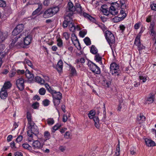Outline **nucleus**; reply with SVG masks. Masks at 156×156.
<instances>
[{
    "instance_id": "1",
    "label": "nucleus",
    "mask_w": 156,
    "mask_h": 156,
    "mask_svg": "<svg viewBox=\"0 0 156 156\" xmlns=\"http://www.w3.org/2000/svg\"><path fill=\"white\" fill-rule=\"evenodd\" d=\"M118 7H119V4L115 2L112 3L111 6L109 9L108 8L106 5H102L101 9L104 15L108 16L110 13L112 15L115 16L118 14Z\"/></svg>"
},
{
    "instance_id": "2",
    "label": "nucleus",
    "mask_w": 156,
    "mask_h": 156,
    "mask_svg": "<svg viewBox=\"0 0 156 156\" xmlns=\"http://www.w3.org/2000/svg\"><path fill=\"white\" fill-rule=\"evenodd\" d=\"M19 38H20V41L18 42L16 45L15 46L17 48H24V45H28L31 40V36L30 34H26V33L23 32L20 34Z\"/></svg>"
},
{
    "instance_id": "3",
    "label": "nucleus",
    "mask_w": 156,
    "mask_h": 156,
    "mask_svg": "<svg viewBox=\"0 0 156 156\" xmlns=\"http://www.w3.org/2000/svg\"><path fill=\"white\" fill-rule=\"evenodd\" d=\"M59 9L58 6L50 8L44 12L43 16L45 18L52 17L58 12Z\"/></svg>"
},
{
    "instance_id": "4",
    "label": "nucleus",
    "mask_w": 156,
    "mask_h": 156,
    "mask_svg": "<svg viewBox=\"0 0 156 156\" xmlns=\"http://www.w3.org/2000/svg\"><path fill=\"white\" fill-rule=\"evenodd\" d=\"M31 130H29L27 131V134L29 137L28 139V141L31 142L33 140V134L37 136L38 133V129L37 126H31L30 128Z\"/></svg>"
},
{
    "instance_id": "5",
    "label": "nucleus",
    "mask_w": 156,
    "mask_h": 156,
    "mask_svg": "<svg viewBox=\"0 0 156 156\" xmlns=\"http://www.w3.org/2000/svg\"><path fill=\"white\" fill-rule=\"evenodd\" d=\"M110 72L112 75L115 76H119L120 74V71L119 66L115 63H112L110 66Z\"/></svg>"
},
{
    "instance_id": "6",
    "label": "nucleus",
    "mask_w": 156,
    "mask_h": 156,
    "mask_svg": "<svg viewBox=\"0 0 156 156\" xmlns=\"http://www.w3.org/2000/svg\"><path fill=\"white\" fill-rule=\"evenodd\" d=\"M105 37L109 45L115 42V38L113 34L110 31L107 30L105 32Z\"/></svg>"
},
{
    "instance_id": "7",
    "label": "nucleus",
    "mask_w": 156,
    "mask_h": 156,
    "mask_svg": "<svg viewBox=\"0 0 156 156\" xmlns=\"http://www.w3.org/2000/svg\"><path fill=\"white\" fill-rule=\"evenodd\" d=\"M24 81L22 77H21L17 79L16 82V85L17 87L20 90H23L24 88Z\"/></svg>"
},
{
    "instance_id": "8",
    "label": "nucleus",
    "mask_w": 156,
    "mask_h": 156,
    "mask_svg": "<svg viewBox=\"0 0 156 156\" xmlns=\"http://www.w3.org/2000/svg\"><path fill=\"white\" fill-rule=\"evenodd\" d=\"M90 69L94 73L99 74L101 73L99 68L95 63L92 62L91 64H90Z\"/></svg>"
},
{
    "instance_id": "9",
    "label": "nucleus",
    "mask_w": 156,
    "mask_h": 156,
    "mask_svg": "<svg viewBox=\"0 0 156 156\" xmlns=\"http://www.w3.org/2000/svg\"><path fill=\"white\" fill-rule=\"evenodd\" d=\"M139 34H140V33ZM140 35L138 34L136 37L134 42V44L137 46L139 51L145 48V47L141 44L140 42Z\"/></svg>"
},
{
    "instance_id": "10",
    "label": "nucleus",
    "mask_w": 156,
    "mask_h": 156,
    "mask_svg": "<svg viewBox=\"0 0 156 156\" xmlns=\"http://www.w3.org/2000/svg\"><path fill=\"white\" fill-rule=\"evenodd\" d=\"M74 23L73 22V19L72 17H66L65 18V20L63 23L62 26L64 28H65L67 27L70 24Z\"/></svg>"
},
{
    "instance_id": "11",
    "label": "nucleus",
    "mask_w": 156,
    "mask_h": 156,
    "mask_svg": "<svg viewBox=\"0 0 156 156\" xmlns=\"http://www.w3.org/2000/svg\"><path fill=\"white\" fill-rule=\"evenodd\" d=\"M32 147L34 150L39 149L42 148L43 144L41 143L38 140L34 141L32 145Z\"/></svg>"
},
{
    "instance_id": "12",
    "label": "nucleus",
    "mask_w": 156,
    "mask_h": 156,
    "mask_svg": "<svg viewBox=\"0 0 156 156\" xmlns=\"http://www.w3.org/2000/svg\"><path fill=\"white\" fill-rule=\"evenodd\" d=\"M8 32L6 31H0V41H4L8 37Z\"/></svg>"
},
{
    "instance_id": "13",
    "label": "nucleus",
    "mask_w": 156,
    "mask_h": 156,
    "mask_svg": "<svg viewBox=\"0 0 156 156\" xmlns=\"http://www.w3.org/2000/svg\"><path fill=\"white\" fill-rule=\"evenodd\" d=\"M67 12H74L75 11V8L73 3L70 2H69L66 9Z\"/></svg>"
},
{
    "instance_id": "14",
    "label": "nucleus",
    "mask_w": 156,
    "mask_h": 156,
    "mask_svg": "<svg viewBox=\"0 0 156 156\" xmlns=\"http://www.w3.org/2000/svg\"><path fill=\"white\" fill-rule=\"evenodd\" d=\"M145 142L146 145L148 147H153L155 146V142L151 139L145 138Z\"/></svg>"
},
{
    "instance_id": "15",
    "label": "nucleus",
    "mask_w": 156,
    "mask_h": 156,
    "mask_svg": "<svg viewBox=\"0 0 156 156\" xmlns=\"http://www.w3.org/2000/svg\"><path fill=\"white\" fill-rule=\"evenodd\" d=\"M8 95L7 90L1 89L0 92V97L2 99H5Z\"/></svg>"
},
{
    "instance_id": "16",
    "label": "nucleus",
    "mask_w": 156,
    "mask_h": 156,
    "mask_svg": "<svg viewBox=\"0 0 156 156\" xmlns=\"http://www.w3.org/2000/svg\"><path fill=\"white\" fill-rule=\"evenodd\" d=\"M145 120V117L141 114L138 115L137 117V121L139 124L142 123Z\"/></svg>"
},
{
    "instance_id": "17",
    "label": "nucleus",
    "mask_w": 156,
    "mask_h": 156,
    "mask_svg": "<svg viewBox=\"0 0 156 156\" xmlns=\"http://www.w3.org/2000/svg\"><path fill=\"white\" fill-rule=\"evenodd\" d=\"M74 7L75 8V11H76L80 14H82V7L79 3H76L75 4Z\"/></svg>"
},
{
    "instance_id": "18",
    "label": "nucleus",
    "mask_w": 156,
    "mask_h": 156,
    "mask_svg": "<svg viewBox=\"0 0 156 156\" xmlns=\"http://www.w3.org/2000/svg\"><path fill=\"white\" fill-rule=\"evenodd\" d=\"M154 95L152 94H149V96L147 98V100L145 102L146 104H151L154 101Z\"/></svg>"
},
{
    "instance_id": "19",
    "label": "nucleus",
    "mask_w": 156,
    "mask_h": 156,
    "mask_svg": "<svg viewBox=\"0 0 156 156\" xmlns=\"http://www.w3.org/2000/svg\"><path fill=\"white\" fill-rule=\"evenodd\" d=\"M126 16V15H123L122 17L115 16L112 19V21L114 23H118L124 19Z\"/></svg>"
},
{
    "instance_id": "20",
    "label": "nucleus",
    "mask_w": 156,
    "mask_h": 156,
    "mask_svg": "<svg viewBox=\"0 0 156 156\" xmlns=\"http://www.w3.org/2000/svg\"><path fill=\"white\" fill-rule=\"evenodd\" d=\"M53 98L61 99L62 94L59 92H55L52 94Z\"/></svg>"
},
{
    "instance_id": "21",
    "label": "nucleus",
    "mask_w": 156,
    "mask_h": 156,
    "mask_svg": "<svg viewBox=\"0 0 156 156\" xmlns=\"http://www.w3.org/2000/svg\"><path fill=\"white\" fill-rule=\"evenodd\" d=\"M93 120L94 122V125L95 127L98 128L99 127V119L98 117L94 116L93 118Z\"/></svg>"
},
{
    "instance_id": "22",
    "label": "nucleus",
    "mask_w": 156,
    "mask_h": 156,
    "mask_svg": "<svg viewBox=\"0 0 156 156\" xmlns=\"http://www.w3.org/2000/svg\"><path fill=\"white\" fill-rule=\"evenodd\" d=\"M25 75L28 79H33L34 77V74L31 73L28 69L26 70V71Z\"/></svg>"
},
{
    "instance_id": "23",
    "label": "nucleus",
    "mask_w": 156,
    "mask_h": 156,
    "mask_svg": "<svg viewBox=\"0 0 156 156\" xmlns=\"http://www.w3.org/2000/svg\"><path fill=\"white\" fill-rule=\"evenodd\" d=\"M12 84L9 81H8L6 82H5L2 89H4L7 90V89L11 87Z\"/></svg>"
},
{
    "instance_id": "24",
    "label": "nucleus",
    "mask_w": 156,
    "mask_h": 156,
    "mask_svg": "<svg viewBox=\"0 0 156 156\" xmlns=\"http://www.w3.org/2000/svg\"><path fill=\"white\" fill-rule=\"evenodd\" d=\"M71 74L72 76H75L76 74V72L75 68L71 65H69Z\"/></svg>"
},
{
    "instance_id": "25",
    "label": "nucleus",
    "mask_w": 156,
    "mask_h": 156,
    "mask_svg": "<svg viewBox=\"0 0 156 156\" xmlns=\"http://www.w3.org/2000/svg\"><path fill=\"white\" fill-rule=\"evenodd\" d=\"M94 60L97 62H99L101 64H102L101 62L102 57L100 56L99 54H97L94 57Z\"/></svg>"
},
{
    "instance_id": "26",
    "label": "nucleus",
    "mask_w": 156,
    "mask_h": 156,
    "mask_svg": "<svg viewBox=\"0 0 156 156\" xmlns=\"http://www.w3.org/2000/svg\"><path fill=\"white\" fill-rule=\"evenodd\" d=\"M126 0H120V3L121 4L120 6L121 8V9H124L126 8Z\"/></svg>"
},
{
    "instance_id": "27",
    "label": "nucleus",
    "mask_w": 156,
    "mask_h": 156,
    "mask_svg": "<svg viewBox=\"0 0 156 156\" xmlns=\"http://www.w3.org/2000/svg\"><path fill=\"white\" fill-rule=\"evenodd\" d=\"M90 52L93 54H97L98 50L95 46L92 45L91 47Z\"/></svg>"
},
{
    "instance_id": "28",
    "label": "nucleus",
    "mask_w": 156,
    "mask_h": 156,
    "mask_svg": "<svg viewBox=\"0 0 156 156\" xmlns=\"http://www.w3.org/2000/svg\"><path fill=\"white\" fill-rule=\"evenodd\" d=\"M68 26L70 31L73 32H74L75 31L76 27L74 25V23H73V24H70V25Z\"/></svg>"
},
{
    "instance_id": "29",
    "label": "nucleus",
    "mask_w": 156,
    "mask_h": 156,
    "mask_svg": "<svg viewBox=\"0 0 156 156\" xmlns=\"http://www.w3.org/2000/svg\"><path fill=\"white\" fill-rule=\"evenodd\" d=\"M19 39L20 38H19V36L18 37L16 36L13 39H12L10 41L12 42L11 44V46L12 47L14 46L15 43L16 42L17 40Z\"/></svg>"
},
{
    "instance_id": "30",
    "label": "nucleus",
    "mask_w": 156,
    "mask_h": 156,
    "mask_svg": "<svg viewBox=\"0 0 156 156\" xmlns=\"http://www.w3.org/2000/svg\"><path fill=\"white\" fill-rule=\"evenodd\" d=\"M83 41L87 46H89L91 44V42L90 39L87 37H86L84 39Z\"/></svg>"
},
{
    "instance_id": "31",
    "label": "nucleus",
    "mask_w": 156,
    "mask_h": 156,
    "mask_svg": "<svg viewBox=\"0 0 156 156\" xmlns=\"http://www.w3.org/2000/svg\"><path fill=\"white\" fill-rule=\"evenodd\" d=\"M61 126V125L57 123L55 125L52 127V132L53 133H54L55 131L57 130Z\"/></svg>"
},
{
    "instance_id": "32",
    "label": "nucleus",
    "mask_w": 156,
    "mask_h": 156,
    "mask_svg": "<svg viewBox=\"0 0 156 156\" xmlns=\"http://www.w3.org/2000/svg\"><path fill=\"white\" fill-rule=\"evenodd\" d=\"M18 31L21 32L24 28V26L22 24H19L16 27Z\"/></svg>"
},
{
    "instance_id": "33",
    "label": "nucleus",
    "mask_w": 156,
    "mask_h": 156,
    "mask_svg": "<svg viewBox=\"0 0 156 156\" xmlns=\"http://www.w3.org/2000/svg\"><path fill=\"white\" fill-rule=\"evenodd\" d=\"M5 52H3L0 54V67L3 63L2 59L5 57Z\"/></svg>"
},
{
    "instance_id": "34",
    "label": "nucleus",
    "mask_w": 156,
    "mask_h": 156,
    "mask_svg": "<svg viewBox=\"0 0 156 156\" xmlns=\"http://www.w3.org/2000/svg\"><path fill=\"white\" fill-rule=\"evenodd\" d=\"M10 146L11 148L14 151L17 150L18 147L16 146L15 144L14 141H12L10 143Z\"/></svg>"
},
{
    "instance_id": "35",
    "label": "nucleus",
    "mask_w": 156,
    "mask_h": 156,
    "mask_svg": "<svg viewBox=\"0 0 156 156\" xmlns=\"http://www.w3.org/2000/svg\"><path fill=\"white\" fill-rule=\"evenodd\" d=\"M61 99L53 98V102L54 105L55 106L58 105L60 103V100Z\"/></svg>"
},
{
    "instance_id": "36",
    "label": "nucleus",
    "mask_w": 156,
    "mask_h": 156,
    "mask_svg": "<svg viewBox=\"0 0 156 156\" xmlns=\"http://www.w3.org/2000/svg\"><path fill=\"white\" fill-rule=\"evenodd\" d=\"M22 146L24 148L27 149L29 150H30L32 149V147L27 144H22Z\"/></svg>"
},
{
    "instance_id": "37",
    "label": "nucleus",
    "mask_w": 156,
    "mask_h": 156,
    "mask_svg": "<svg viewBox=\"0 0 156 156\" xmlns=\"http://www.w3.org/2000/svg\"><path fill=\"white\" fill-rule=\"evenodd\" d=\"M20 31H19V30L18 31V30L16 29V28L15 27V28L13 30L12 32V35L14 36H16L20 33Z\"/></svg>"
},
{
    "instance_id": "38",
    "label": "nucleus",
    "mask_w": 156,
    "mask_h": 156,
    "mask_svg": "<svg viewBox=\"0 0 156 156\" xmlns=\"http://www.w3.org/2000/svg\"><path fill=\"white\" fill-rule=\"evenodd\" d=\"M46 92V90L44 88H40L39 90V94L42 95L45 94Z\"/></svg>"
},
{
    "instance_id": "39",
    "label": "nucleus",
    "mask_w": 156,
    "mask_h": 156,
    "mask_svg": "<svg viewBox=\"0 0 156 156\" xmlns=\"http://www.w3.org/2000/svg\"><path fill=\"white\" fill-rule=\"evenodd\" d=\"M47 123L49 125H51L54 123V121L52 118H49L47 120Z\"/></svg>"
},
{
    "instance_id": "40",
    "label": "nucleus",
    "mask_w": 156,
    "mask_h": 156,
    "mask_svg": "<svg viewBox=\"0 0 156 156\" xmlns=\"http://www.w3.org/2000/svg\"><path fill=\"white\" fill-rule=\"evenodd\" d=\"M6 5V2L3 0H0V7H4Z\"/></svg>"
},
{
    "instance_id": "41",
    "label": "nucleus",
    "mask_w": 156,
    "mask_h": 156,
    "mask_svg": "<svg viewBox=\"0 0 156 156\" xmlns=\"http://www.w3.org/2000/svg\"><path fill=\"white\" fill-rule=\"evenodd\" d=\"M31 68H33V65L31 62L28 59H25L24 61Z\"/></svg>"
},
{
    "instance_id": "42",
    "label": "nucleus",
    "mask_w": 156,
    "mask_h": 156,
    "mask_svg": "<svg viewBox=\"0 0 156 156\" xmlns=\"http://www.w3.org/2000/svg\"><path fill=\"white\" fill-rule=\"evenodd\" d=\"M5 48V47L4 44H0V54L3 52H5L4 51Z\"/></svg>"
},
{
    "instance_id": "43",
    "label": "nucleus",
    "mask_w": 156,
    "mask_h": 156,
    "mask_svg": "<svg viewBox=\"0 0 156 156\" xmlns=\"http://www.w3.org/2000/svg\"><path fill=\"white\" fill-rule=\"evenodd\" d=\"M39 103L36 102L33 103L32 105V107L34 109H37L39 106Z\"/></svg>"
},
{
    "instance_id": "44",
    "label": "nucleus",
    "mask_w": 156,
    "mask_h": 156,
    "mask_svg": "<svg viewBox=\"0 0 156 156\" xmlns=\"http://www.w3.org/2000/svg\"><path fill=\"white\" fill-rule=\"evenodd\" d=\"M71 39L72 41H73V40L77 41H78V39L75 34L73 33L72 34V37Z\"/></svg>"
},
{
    "instance_id": "45",
    "label": "nucleus",
    "mask_w": 156,
    "mask_h": 156,
    "mask_svg": "<svg viewBox=\"0 0 156 156\" xmlns=\"http://www.w3.org/2000/svg\"><path fill=\"white\" fill-rule=\"evenodd\" d=\"M49 102L50 101L48 99H45L43 101V104L45 106H46L49 105Z\"/></svg>"
},
{
    "instance_id": "46",
    "label": "nucleus",
    "mask_w": 156,
    "mask_h": 156,
    "mask_svg": "<svg viewBox=\"0 0 156 156\" xmlns=\"http://www.w3.org/2000/svg\"><path fill=\"white\" fill-rule=\"evenodd\" d=\"M63 36L66 40H68L69 38L70 34L67 32H66L63 34Z\"/></svg>"
},
{
    "instance_id": "47",
    "label": "nucleus",
    "mask_w": 156,
    "mask_h": 156,
    "mask_svg": "<svg viewBox=\"0 0 156 156\" xmlns=\"http://www.w3.org/2000/svg\"><path fill=\"white\" fill-rule=\"evenodd\" d=\"M44 135L45 138L49 139L50 137V134L49 133L48 131H45L44 133Z\"/></svg>"
},
{
    "instance_id": "48",
    "label": "nucleus",
    "mask_w": 156,
    "mask_h": 156,
    "mask_svg": "<svg viewBox=\"0 0 156 156\" xmlns=\"http://www.w3.org/2000/svg\"><path fill=\"white\" fill-rule=\"evenodd\" d=\"M63 66L56 65V69L58 72H61L62 71V69Z\"/></svg>"
},
{
    "instance_id": "49",
    "label": "nucleus",
    "mask_w": 156,
    "mask_h": 156,
    "mask_svg": "<svg viewBox=\"0 0 156 156\" xmlns=\"http://www.w3.org/2000/svg\"><path fill=\"white\" fill-rule=\"evenodd\" d=\"M23 138V136L21 135H19L17 137L16 139V141L17 143H18L19 142H20L22 140Z\"/></svg>"
},
{
    "instance_id": "50",
    "label": "nucleus",
    "mask_w": 156,
    "mask_h": 156,
    "mask_svg": "<svg viewBox=\"0 0 156 156\" xmlns=\"http://www.w3.org/2000/svg\"><path fill=\"white\" fill-rule=\"evenodd\" d=\"M150 7L151 10L154 11H156V4L153 3L151 4Z\"/></svg>"
},
{
    "instance_id": "51",
    "label": "nucleus",
    "mask_w": 156,
    "mask_h": 156,
    "mask_svg": "<svg viewBox=\"0 0 156 156\" xmlns=\"http://www.w3.org/2000/svg\"><path fill=\"white\" fill-rule=\"evenodd\" d=\"M28 125H30V126L29 127L31 128V126H34V122L32 121L31 119H30L29 120H28Z\"/></svg>"
},
{
    "instance_id": "52",
    "label": "nucleus",
    "mask_w": 156,
    "mask_h": 156,
    "mask_svg": "<svg viewBox=\"0 0 156 156\" xmlns=\"http://www.w3.org/2000/svg\"><path fill=\"white\" fill-rule=\"evenodd\" d=\"M85 62V59L84 58H81L80 59H77L76 60V62L77 63L80 62L81 63H84Z\"/></svg>"
},
{
    "instance_id": "53",
    "label": "nucleus",
    "mask_w": 156,
    "mask_h": 156,
    "mask_svg": "<svg viewBox=\"0 0 156 156\" xmlns=\"http://www.w3.org/2000/svg\"><path fill=\"white\" fill-rule=\"evenodd\" d=\"M57 45L59 47H61L62 45V42L61 39L57 40Z\"/></svg>"
},
{
    "instance_id": "54",
    "label": "nucleus",
    "mask_w": 156,
    "mask_h": 156,
    "mask_svg": "<svg viewBox=\"0 0 156 156\" xmlns=\"http://www.w3.org/2000/svg\"><path fill=\"white\" fill-rule=\"evenodd\" d=\"M48 90L51 94L52 95L55 91L53 90L52 87H49V88L48 89Z\"/></svg>"
},
{
    "instance_id": "55",
    "label": "nucleus",
    "mask_w": 156,
    "mask_h": 156,
    "mask_svg": "<svg viewBox=\"0 0 156 156\" xmlns=\"http://www.w3.org/2000/svg\"><path fill=\"white\" fill-rule=\"evenodd\" d=\"M16 70H14L12 71L11 73L9 75V77H13L15 74H16Z\"/></svg>"
},
{
    "instance_id": "56",
    "label": "nucleus",
    "mask_w": 156,
    "mask_h": 156,
    "mask_svg": "<svg viewBox=\"0 0 156 156\" xmlns=\"http://www.w3.org/2000/svg\"><path fill=\"white\" fill-rule=\"evenodd\" d=\"M90 16H87V18L90 20V21L94 22L95 21V20L94 18L92 17L90 15Z\"/></svg>"
},
{
    "instance_id": "57",
    "label": "nucleus",
    "mask_w": 156,
    "mask_h": 156,
    "mask_svg": "<svg viewBox=\"0 0 156 156\" xmlns=\"http://www.w3.org/2000/svg\"><path fill=\"white\" fill-rule=\"evenodd\" d=\"M31 114L29 112H27V120L30 119H31Z\"/></svg>"
},
{
    "instance_id": "58",
    "label": "nucleus",
    "mask_w": 156,
    "mask_h": 156,
    "mask_svg": "<svg viewBox=\"0 0 156 156\" xmlns=\"http://www.w3.org/2000/svg\"><path fill=\"white\" fill-rule=\"evenodd\" d=\"M14 155L15 156H23V154L20 152L17 151L15 153Z\"/></svg>"
},
{
    "instance_id": "59",
    "label": "nucleus",
    "mask_w": 156,
    "mask_h": 156,
    "mask_svg": "<svg viewBox=\"0 0 156 156\" xmlns=\"http://www.w3.org/2000/svg\"><path fill=\"white\" fill-rule=\"evenodd\" d=\"M16 72L18 74H23L25 73V71L24 70H17L16 71Z\"/></svg>"
},
{
    "instance_id": "60",
    "label": "nucleus",
    "mask_w": 156,
    "mask_h": 156,
    "mask_svg": "<svg viewBox=\"0 0 156 156\" xmlns=\"http://www.w3.org/2000/svg\"><path fill=\"white\" fill-rule=\"evenodd\" d=\"M139 79L140 80H142L143 82H145L147 80L146 78L144 77L143 76H139Z\"/></svg>"
},
{
    "instance_id": "61",
    "label": "nucleus",
    "mask_w": 156,
    "mask_h": 156,
    "mask_svg": "<svg viewBox=\"0 0 156 156\" xmlns=\"http://www.w3.org/2000/svg\"><path fill=\"white\" fill-rule=\"evenodd\" d=\"M86 34V33L84 31H80L79 32L80 36L82 37H84Z\"/></svg>"
},
{
    "instance_id": "62",
    "label": "nucleus",
    "mask_w": 156,
    "mask_h": 156,
    "mask_svg": "<svg viewBox=\"0 0 156 156\" xmlns=\"http://www.w3.org/2000/svg\"><path fill=\"white\" fill-rule=\"evenodd\" d=\"M12 138V136L11 135H9L7 137V141L8 142L11 141Z\"/></svg>"
},
{
    "instance_id": "63",
    "label": "nucleus",
    "mask_w": 156,
    "mask_h": 156,
    "mask_svg": "<svg viewBox=\"0 0 156 156\" xmlns=\"http://www.w3.org/2000/svg\"><path fill=\"white\" fill-rule=\"evenodd\" d=\"M43 3L45 6H48L49 4V0H44Z\"/></svg>"
},
{
    "instance_id": "64",
    "label": "nucleus",
    "mask_w": 156,
    "mask_h": 156,
    "mask_svg": "<svg viewBox=\"0 0 156 156\" xmlns=\"http://www.w3.org/2000/svg\"><path fill=\"white\" fill-rule=\"evenodd\" d=\"M135 150H134V149L133 148H131L130 150V153L131 154L133 155H134L136 154Z\"/></svg>"
}]
</instances>
